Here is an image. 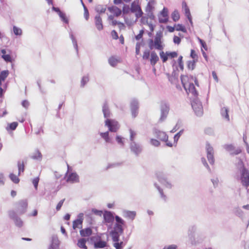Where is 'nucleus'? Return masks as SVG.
Listing matches in <instances>:
<instances>
[{
  "label": "nucleus",
  "mask_w": 249,
  "mask_h": 249,
  "mask_svg": "<svg viewBox=\"0 0 249 249\" xmlns=\"http://www.w3.org/2000/svg\"><path fill=\"white\" fill-rule=\"evenodd\" d=\"M182 84L188 94H191L195 98H196L198 93L193 83L195 82L198 86V82L196 77L188 76L187 75H182L181 76Z\"/></svg>",
  "instance_id": "nucleus-1"
},
{
  "label": "nucleus",
  "mask_w": 249,
  "mask_h": 249,
  "mask_svg": "<svg viewBox=\"0 0 249 249\" xmlns=\"http://www.w3.org/2000/svg\"><path fill=\"white\" fill-rule=\"evenodd\" d=\"M115 219L116 223L110 234L112 236L113 241H117L119 239L120 235L124 232L123 226L125 225V221L118 215L115 216Z\"/></svg>",
  "instance_id": "nucleus-2"
},
{
  "label": "nucleus",
  "mask_w": 249,
  "mask_h": 249,
  "mask_svg": "<svg viewBox=\"0 0 249 249\" xmlns=\"http://www.w3.org/2000/svg\"><path fill=\"white\" fill-rule=\"evenodd\" d=\"M239 175L238 178L243 186L248 189L249 186V171L243 165L241 160L238 163Z\"/></svg>",
  "instance_id": "nucleus-3"
},
{
  "label": "nucleus",
  "mask_w": 249,
  "mask_h": 249,
  "mask_svg": "<svg viewBox=\"0 0 249 249\" xmlns=\"http://www.w3.org/2000/svg\"><path fill=\"white\" fill-rule=\"evenodd\" d=\"M152 134L160 141L165 142L166 146L168 147L173 146V143L168 141V136L165 132L160 131L156 128H154L152 129Z\"/></svg>",
  "instance_id": "nucleus-4"
},
{
  "label": "nucleus",
  "mask_w": 249,
  "mask_h": 249,
  "mask_svg": "<svg viewBox=\"0 0 249 249\" xmlns=\"http://www.w3.org/2000/svg\"><path fill=\"white\" fill-rule=\"evenodd\" d=\"M161 36L160 34H157L153 41L150 39L149 42V47L151 50L155 48L158 50H161L163 49L161 41Z\"/></svg>",
  "instance_id": "nucleus-5"
},
{
  "label": "nucleus",
  "mask_w": 249,
  "mask_h": 249,
  "mask_svg": "<svg viewBox=\"0 0 249 249\" xmlns=\"http://www.w3.org/2000/svg\"><path fill=\"white\" fill-rule=\"evenodd\" d=\"M157 178L159 181L166 188L171 189L173 187V184L169 181L166 176L162 172H157L156 173Z\"/></svg>",
  "instance_id": "nucleus-6"
},
{
  "label": "nucleus",
  "mask_w": 249,
  "mask_h": 249,
  "mask_svg": "<svg viewBox=\"0 0 249 249\" xmlns=\"http://www.w3.org/2000/svg\"><path fill=\"white\" fill-rule=\"evenodd\" d=\"M68 170L66 175V181L71 183L79 182V176L76 172H73L71 167L67 164Z\"/></svg>",
  "instance_id": "nucleus-7"
},
{
  "label": "nucleus",
  "mask_w": 249,
  "mask_h": 249,
  "mask_svg": "<svg viewBox=\"0 0 249 249\" xmlns=\"http://www.w3.org/2000/svg\"><path fill=\"white\" fill-rule=\"evenodd\" d=\"M192 107L195 113L197 116H201L203 115V109L202 104L197 98H195L193 99L192 102Z\"/></svg>",
  "instance_id": "nucleus-8"
},
{
  "label": "nucleus",
  "mask_w": 249,
  "mask_h": 249,
  "mask_svg": "<svg viewBox=\"0 0 249 249\" xmlns=\"http://www.w3.org/2000/svg\"><path fill=\"white\" fill-rule=\"evenodd\" d=\"M103 217L104 223L108 227V229H111L115 218L113 213L110 211H106L103 214Z\"/></svg>",
  "instance_id": "nucleus-9"
},
{
  "label": "nucleus",
  "mask_w": 249,
  "mask_h": 249,
  "mask_svg": "<svg viewBox=\"0 0 249 249\" xmlns=\"http://www.w3.org/2000/svg\"><path fill=\"white\" fill-rule=\"evenodd\" d=\"M160 109V116L159 120L160 122H162L166 119L168 116L170 109L169 105L165 102H161Z\"/></svg>",
  "instance_id": "nucleus-10"
},
{
  "label": "nucleus",
  "mask_w": 249,
  "mask_h": 249,
  "mask_svg": "<svg viewBox=\"0 0 249 249\" xmlns=\"http://www.w3.org/2000/svg\"><path fill=\"white\" fill-rule=\"evenodd\" d=\"M130 10L132 13H135L136 18V20L142 17L143 15V12L142 11L141 6L139 4L138 1H134L131 3Z\"/></svg>",
  "instance_id": "nucleus-11"
},
{
  "label": "nucleus",
  "mask_w": 249,
  "mask_h": 249,
  "mask_svg": "<svg viewBox=\"0 0 249 249\" xmlns=\"http://www.w3.org/2000/svg\"><path fill=\"white\" fill-rule=\"evenodd\" d=\"M105 125L108 128L109 131L115 132L120 128L117 121L113 119H107L105 121Z\"/></svg>",
  "instance_id": "nucleus-12"
},
{
  "label": "nucleus",
  "mask_w": 249,
  "mask_h": 249,
  "mask_svg": "<svg viewBox=\"0 0 249 249\" xmlns=\"http://www.w3.org/2000/svg\"><path fill=\"white\" fill-rule=\"evenodd\" d=\"M129 146L131 152L136 156H138L142 151V145L136 142H130Z\"/></svg>",
  "instance_id": "nucleus-13"
},
{
  "label": "nucleus",
  "mask_w": 249,
  "mask_h": 249,
  "mask_svg": "<svg viewBox=\"0 0 249 249\" xmlns=\"http://www.w3.org/2000/svg\"><path fill=\"white\" fill-rule=\"evenodd\" d=\"M207 151V157L208 160L210 164H213L214 159L213 157V149L210 144L207 143L206 146Z\"/></svg>",
  "instance_id": "nucleus-14"
},
{
  "label": "nucleus",
  "mask_w": 249,
  "mask_h": 249,
  "mask_svg": "<svg viewBox=\"0 0 249 249\" xmlns=\"http://www.w3.org/2000/svg\"><path fill=\"white\" fill-rule=\"evenodd\" d=\"M83 216L84 214L83 213H79L77 216V219L73 222L72 228L74 230H75L77 228H82Z\"/></svg>",
  "instance_id": "nucleus-15"
},
{
  "label": "nucleus",
  "mask_w": 249,
  "mask_h": 249,
  "mask_svg": "<svg viewBox=\"0 0 249 249\" xmlns=\"http://www.w3.org/2000/svg\"><path fill=\"white\" fill-rule=\"evenodd\" d=\"M9 216L12 218L15 222V225L18 227H21L23 225V222L20 218L16 216V213L14 211H10L9 213Z\"/></svg>",
  "instance_id": "nucleus-16"
},
{
  "label": "nucleus",
  "mask_w": 249,
  "mask_h": 249,
  "mask_svg": "<svg viewBox=\"0 0 249 249\" xmlns=\"http://www.w3.org/2000/svg\"><path fill=\"white\" fill-rule=\"evenodd\" d=\"M28 203L27 200H22L19 202L18 212L20 214L24 213L27 209Z\"/></svg>",
  "instance_id": "nucleus-17"
},
{
  "label": "nucleus",
  "mask_w": 249,
  "mask_h": 249,
  "mask_svg": "<svg viewBox=\"0 0 249 249\" xmlns=\"http://www.w3.org/2000/svg\"><path fill=\"white\" fill-rule=\"evenodd\" d=\"M159 22L160 23H165L168 21V10L166 8H164L160 12L159 17Z\"/></svg>",
  "instance_id": "nucleus-18"
},
{
  "label": "nucleus",
  "mask_w": 249,
  "mask_h": 249,
  "mask_svg": "<svg viewBox=\"0 0 249 249\" xmlns=\"http://www.w3.org/2000/svg\"><path fill=\"white\" fill-rule=\"evenodd\" d=\"M122 215L124 218L133 220L136 217V213L135 211L124 210L122 211Z\"/></svg>",
  "instance_id": "nucleus-19"
},
{
  "label": "nucleus",
  "mask_w": 249,
  "mask_h": 249,
  "mask_svg": "<svg viewBox=\"0 0 249 249\" xmlns=\"http://www.w3.org/2000/svg\"><path fill=\"white\" fill-rule=\"evenodd\" d=\"M97 237L96 236H92L90 238L91 240L94 242V247L95 248H103L106 246L107 243L104 241L99 240L95 242V240L97 239Z\"/></svg>",
  "instance_id": "nucleus-20"
},
{
  "label": "nucleus",
  "mask_w": 249,
  "mask_h": 249,
  "mask_svg": "<svg viewBox=\"0 0 249 249\" xmlns=\"http://www.w3.org/2000/svg\"><path fill=\"white\" fill-rule=\"evenodd\" d=\"M138 102L136 100H133L131 102V109L132 115L133 117H135L138 113Z\"/></svg>",
  "instance_id": "nucleus-21"
},
{
  "label": "nucleus",
  "mask_w": 249,
  "mask_h": 249,
  "mask_svg": "<svg viewBox=\"0 0 249 249\" xmlns=\"http://www.w3.org/2000/svg\"><path fill=\"white\" fill-rule=\"evenodd\" d=\"M59 241L56 236H53L52 238V243L48 249H58Z\"/></svg>",
  "instance_id": "nucleus-22"
},
{
  "label": "nucleus",
  "mask_w": 249,
  "mask_h": 249,
  "mask_svg": "<svg viewBox=\"0 0 249 249\" xmlns=\"http://www.w3.org/2000/svg\"><path fill=\"white\" fill-rule=\"evenodd\" d=\"M95 24L96 27L99 31H101L103 29L102 20L99 15H96L95 17Z\"/></svg>",
  "instance_id": "nucleus-23"
},
{
  "label": "nucleus",
  "mask_w": 249,
  "mask_h": 249,
  "mask_svg": "<svg viewBox=\"0 0 249 249\" xmlns=\"http://www.w3.org/2000/svg\"><path fill=\"white\" fill-rule=\"evenodd\" d=\"M108 10L116 17H119L122 14V10L116 6L109 7Z\"/></svg>",
  "instance_id": "nucleus-24"
},
{
  "label": "nucleus",
  "mask_w": 249,
  "mask_h": 249,
  "mask_svg": "<svg viewBox=\"0 0 249 249\" xmlns=\"http://www.w3.org/2000/svg\"><path fill=\"white\" fill-rule=\"evenodd\" d=\"M159 58L157 53L154 52H152L150 53V64L152 66H154L157 62L159 61Z\"/></svg>",
  "instance_id": "nucleus-25"
},
{
  "label": "nucleus",
  "mask_w": 249,
  "mask_h": 249,
  "mask_svg": "<svg viewBox=\"0 0 249 249\" xmlns=\"http://www.w3.org/2000/svg\"><path fill=\"white\" fill-rule=\"evenodd\" d=\"M102 111L104 114V117L107 119L111 116L110 111L108 109V105L107 103H105L102 107Z\"/></svg>",
  "instance_id": "nucleus-26"
},
{
  "label": "nucleus",
  "mask_w": 249,
  "mask_h": 249,
  "mask_svg": "<svg viewBox=\"0 0 249 249\" xmlns=\"http://www.w3.org/2000/svg\"><path fill=\"white\" fill-rule=\"evenodd\" d=\"M155 3L156 2L154 0H150L146 6L145 11L148 13H152L154 9Z\"/></svg>",
  "instance_id": "nucleus-27"
},
{
  "label": "nucleus",
  "mask_w": 249,
  "mask_h": 249,
  "mask_svg": "<svg viewBox=\"0 0 249 249\" xmlns=\"http://www.w3.org/2000/svg\"><path fill=\"white\" fill-rule=\"evenodd\" d=\"M100 135L105 140L106 143H112V140L109 136V131L106 132H100Z\"/></svg>",
  "instance_id": "nucleus-28"
},
{
  "label": "nucleus",
  "mask_w": 249,
  "mask_h": 249,
  "mask_svg": "<svg viewBox=\"0 0 249 249\" xmlns=\"http://www.w3.org/2000/svg\"><path fill=\"white\" fill-rule=\"evenodd\" d=\"M229 110L227 107H224L221 109V114L223 118L226 121H230V117L228 114Z\"/></svg>",
  "instance_id": "nucleus-29"
},
{
  "label": "nucleus",
  "mask_w": 249,
  "mask_h": 249,
  "mask_svg": "<svg viewBox=\"0 0 249 249\" xmlns=\"http://www.w3.org/2000/svg\"><path fill=\"white\" fill-rule=\"evenodd\" d=\"M120 58L115 56H111L108 59L109 64L112 67H115L120 62Z\"/></svg>",
  "instance_id": "nucleus-30"
},
{
  "label": "nucleus",
  "mask_w": 249,
  "mask_h": 249,
  "mask_svg": "<svg viewBox=\"0 0 249 249\" xmlns=\"http://www.w3.org/2000/svg\"><path fill=\"white\" fill-rule=\"evenodd\" d=\"M80 235L83 237L90 236L92 233V230L90 228H88L85 229L81 230L80 231Z\"/></svg>",
  "instance_id": "nucleus-31"
},
{
  "label": "nucleus",
  "mask_w": 249,
  "mask_h": 249,
  "mask_svg": "<svg viewBox=\"0 0 249 249\" xmlns=\"http://www.w3.org/2000/svg\"><path fill=\"white\" fill-rule=\"evenodd\" d=\"M116 141L117 143L121 146L124 147L125 144V138L120 135H116Z\"/></svg>",
  "instance_id": "nucleus-32"
},
{
  "label": "nucleus",
  "mask_w": 249,
  "mask_h": 249,
  "mask_svg": "<svg viewBox=\"0 0 249 249\" xmlns=\"http://www.w3.org/2000/svg\"><path fill=\"white\" fill-rule=\"evenodd\" d=\"M129 132L130 134V142H135V140L137 135V132L131 128L129 129Z\"/></svg>",
  "instance_id": "nucleus-33"
},
{
  "label": "nucleus",
  "mask_w": 249,
  "mask_h": 249,
  "mask_svg": "<svg viewBox=\"0 0 249 249\" xmlns=\"http://www.w3.org/2000/svg\"><path fill=\"white\" fill-rule=\"evenodd\" d=\"M9 74L8 71H3L0 73V87L1 86V82L4 81Z\"/></svg>",
  "instance_id": "nucleus-34"
},
{
  "label": "nucleus",
  "mask_w": 249,
  "mask_h": 249,
  "mask_svg": "<svg viewBox=\"0 0 249 249\" xmlns=\"http://www.w3.org/2000/svg\"><path fill=\"white\" fill-rule=\"evenodd\" d=\"M154 186H155V187L157 189V190H158L160 194V197L164 200V201H166L167 200V197L163 193V190L162 189H161L160 188V187L157 184V183H155L154 184Z\"/></svg>",
  "instance_id": "nucleus-35"
},
{
  "label": "nucleus",
  "mask_w": 249,
  "mask_h": 249,
  "mask_svg": "<svg viewBox=\"0 0 249 249\" xmlns=\"http://www.w3.org/2000/svg\"><path fill=\"white\" fill-rule=\"evenodd\" d=\"M87 240L84 238H81L78 241L77 246L82 249H87V247L86 246Z\"/></svg>",
  "instance_id": "nucleus-36"
},
{
  "label": "nucleus",
  "mask_w": 249,
  "mask_h": 249,
  "mask_svg": "<svg viewBox=\"0 0 249 249\" xmlns=\"http://www.w3.org/2000/svg\"><path fill=\"white\" fill-rule=\"evenodd\" d=\"M149 143L151 145H152L155 147H158V146H160V142L158 140H157L155 139H154V138H150V137L149 138Z\"/></svg>",
  "instance_id": "nucleus-37"
},
{
  "label": "nucleus",
  "mask_w": 249,
  "mask_h": 249,
  "mask_svg": "<svg viewBox=\"0 0 249 249\" xmlns=\"http://www.w3.org/2000/svg\"><path fill=\"white\" fill-rule=\"evenodd\" d=\"M113 242H114L113 246L116 249H122L125 246V244L123 241L119 242V240L117 241Z\"/></svg>",
  "instance_id": "nucleus-38"
},
{
  "label": "nucleus",
  "mask_w": 249,
  "mask_h": 249,
  "mask_svg": "<svg viewBox=\"0 0 249 249\" xmlns=\"http://www.w3.org/2000/svg\"><path fill=\"white\" fill-rule=\"evenodd\" d=\"M96 11L98 13H104L106 10V7L102 5H98L95 8Z\"/></svg>",
  "instance_id": "nucleus-39"
},
{
  "label": "nucleus",
  "mask_w": 249,
  "mask_h": 249,
  "mask_svg": "<svg viewBox=\"0 0 249 249\" xmlns=\"http://www.w3.org/2000/svg\"><path fill=\"white\" fill-rule=\"evenodd\" d=\"M13 33L16 36H20L22 34V31L21 28L16 26H13Z\"/></svg>",
  "instance_id": "nucleus-40"
},
{
  "label": "nucleus",
  "mask_w": 249,
  "mask_h": 249,
  "mask_svg": "<svg viewBox=\"0 0 249 249\" xmlns=\"http://www.w3.org/2000/svg\"><path fill=\"white\" fill-rule=\"evenodd\" d=\"M32 158L34 160H41L42 158V155L41 153L39 151H36L32 156Z\"/></svg>",
  "instance_id": "nucleus-41"
},
{
  "label": "nucleus",
  "mask_w": 249,
  "mask_h": 249,
  "mask_svg": "<svg viewBox=\"0 0 249 249\" xmlns=\"http://www.w3.org/2000/svg\"><path fill=\"white\" fill-rule=\"evenodd\" d=\"M233 213L239 217H242L243 215L242 210L239 207L235 208L233 210Z\"/></svg>",
  "instance_id": "nucleus-42"
},
{
  "label": "nucleus",
  "mask_w": 249,
  "mask_h": 249,
  "mask_svg": "<svg viewBox=\"0 0 249 249\" xmlns=\"http://www.w3.org/2000/svg\"><path fill=\"white\" fill-rule=\"evenodd\" d=\"M172 18L174 21H178L180 18L179 13L178 11H174L171 15Z\"/></svg>",
  "instance_id": "nucleus-43"
},
{
  "label": "nucleus",
  "mask_w": 249,
  "mask_h": 249,
  "mask_svg": "<svg viewBox=\"0 0 249 249\" xmlns=\"http://www.w3.org/2000/svg\"><path fill=\"white\" fill-rule=\"evenodd\" d=\"M70 37L72 40L74 48H75L76 52H78V45H77L76 40L75 38L73 35L72 33H70Z\"/></svg>",
  "instance_id": "nucleus-44"
},
{
  "label": "nucleus",
  "mask_w": 249,
  "mask_h": 249,
  "mask_svg": "<svg viewBox=\"0 0 249 249\" xmlns=\"http://www.w3.org/2000/svg\"><path fill=\"white\" fill-rule=\"evenodd\" d=\"M196 230V228L195 227H192L189 229L188 234L190 240H192V238L194 237V234Z\"/></svg>",
  "instance_id": "nucleus-45"
},
{
  "label": "nucleus",
  "mask_w": 249,
  "mask_h": 249,
  "mask_svg": "<svg viewBox=\"0 0 249 249\" xmlns=\"http://www.w3.org/2000/svg\"><path fill=\"white\" fill-rule=\"evenodd\" d=\"M184 10L185 16L188 18V19L189 20L190 23L191 24H192L193 22H192V20L191 15V13H190V10H189V8H186V9H185Z\"/></svg>",
  "instance_id": "nucleus-46"
},
{
  "label": "nucleus",
  "mask_w": 249,
  "mask_h": 249,
  "mask_svg": "<svg viewBox=\"0 0 249 249\" xmlns=\"http://www.w3.org/2000/svg\"><path fill=\"white\" fill-rule=\"evenodd\" d=\"M9 178L11 180L15 183H18L19 181V179L18 176L13 174H10L9 175Z\"/></svg>",
  "instance_id": "nucleus-47"
},
{
  "label": "nucleus",
  "mask_w": 249,
  "mask_h": 249,
  "mask_svg": "<svg viewBox=\"0 0 249 249\" xmlns=\"http://www.w3.org/2000/svg\"><path fill=\"white\" fill-rule=\"evenodd\" d=\"M160 55L163 62H165L168 59V55L167 52L164 53L163 52H161L160 53Z\"/></svg>",
  "instance_id": "nucleus-48"
},
{
  "label": "nucleus",
  "mask_w": 249,
  "mask_h": 249,
  "mask_svg": "<svg viewBox=\"0 0 249 249\" xmlns=\"http://www.w3.org/2000/svg\"><path fill=\"white\" fill-rule=\"evenodd\" d=\"M89 81V76L86 75L83 77L81 81V86L83 87Z\"/></svg>",
  "instance_id": "nucleus-49"
},
{
  "label": "nucleus",
  "mask_w": 249,
  "mask_h": 249,
  "mask_svg": "<svg viewBox=\"0 0 249 249\" xmlns=\"http://www.w3.org/2000/svg\"><path fill=\"white\" fill-rule=\"evenodd\" d=\"M224 148L231 155V152L234 150V147L232 144H226L224 145Z\"/></svg>",
  "instance_id": "nucleus-50"
},
{
  "label": "nucleus",
  "mask_w": 249,
  "mask_h": 249,
  "mask_svg": "<svg viewBox=\"0 0 249 249\" xmlns=\"http://www.w3.org/2000/svg\"><path fill=\"white\" fill-rule=\"evenodd\" d=\"M183 130H180L178 133H177L174 137V142L177 143L178 141L180 138V136L183 134Z\"/></svg>",
  "instance_id": "nucleus-51"
},
{
  "label": "nucleus",
  "mask_w": 249,
  "mask_h": 249,
  "mask_svg": "<svg viewBox=\"0 0 249 249\" xmlns=\"http://www.w3.org/2000/svg\"><path fill=\"white\" fill-rule=\"evenodd\" d=\"M39 181V177H36L32 180V183L34 185V187L36 190L37 189V186H38V184Z\"/></svg>",
  "instance_id": "nucleus-52"
},
{
  "label": "nucleus",
  "mask_w": 249,
  "mask_h": 249,
  "mask_svg": "<svg viewBox=\"0 0 249 249\" xmlns=\"http://www.w3.org/2000/svg\"><path fill=\"white\" fill-rule=\"evenodd\" d=\"M59 17L61 18V20L65 23H68L69 21L68 18H66V15L64 13L61 12L58 14Z\"/></svg>",
  "instance_id": "nucleus-53"
},
{
  "label": "nucleus",
  "mask_w": 249,
  "mask_h": 249,
  "mask_svg": "<svg viewBox=\"0 0 249 249\" xmlns=\"http://www.w3.org/2000/svg\"><path fill=\"white\" fill-rule=\"evenodd\" d=\"M130 11H131V10L129 6L127 5H124L123 7L122 13L123 12L124 14H127L129 13Z\"/></svg>",
  "instance_id": "nucleus-54"
},
{
  "label": "nucleus",
  "mask_w": 249,
  "mask_h": 249,
  "mask_svg": "<svg viewBox=\"0 0 249 249\" xmlns=\"http://www.w3.org/2000/svg\"><path fill=\"white\" fill-rule=\"evenodd\" d=\"M18 175H19L21 172H23L24 170V164L23 162L19 161L18 162Z\"/></svg>",
  "instance_id": "nucleus-55"
},
{
  "label": "nucleus",
  "mask_w": 249,
  "mask_h": 249,
  "mask_svg": "<svg viewBox=\"0 0 249 249\" xmlns=\"http://www.w3.org/2000/svg\"><path fill=\"white\" fill-rule=\"evenodd\" d=\"M1 57L7 62H11L12 57L10 54L2 55Z\"/></svg>",
  "instance_id": "nucleus-56"
},
{
  "label": "nucleus",
  "mask_w": 249,
  "mask_h": 249,
  "mask_svg": "<svg viewBox=\"0 0 249 249\" xmlns=\"http://www.w3.org/2000/svg\"><path fill=\"white\" fill-rule=\"evenodd\" d=\"M187 66L189 69L193 70L195 67V60L189 61L187 63Z\"/></svg>",
  "instance_id": "nucleus-57"
},
{
  "label": "nucleus",
  "mask_w": 249,
  "mask_h": 249,
  "mask_svg": "<svg viewBox=\"0 0 249 249\" xmlns=\"http://www.w3.org/2000/svg\"><path fill=\"white\" fill-rule=\"evenodd\" d=\"M176 30L177 31H181L184 33L186 32V29L182 24H178L176 27Z\"/></svg>",
  "instance_id": "nucleus-58"
},
{
  "label": "nucleus",
  "mask_w": 249,
  "mask_h": 249,
  "mask_svg": "<svg viewBox=\"0 0 249 249\" xmlns=\"http://www.w3.org/2000/svg\"><path fill=\"white\" fill-rule=\"evenodd\" d=\"M18 125V123L17 122H13L9 124V127L12 130H14L17 128Z\"/></svg>",
  "instance_id": "nucleus-59"
},
{
  "label": "nucleus",
  "mask_w": 249,
  "mask_h": 249,
  "mask_svg": "<svg viewBox=\"0 0 249 249\" xmlns=\"http://www.w3.org/2000/svg\"><path fill=\"white\" fill-rule=\"evenodd\" d=\"M178 62L179 68L181 70H183V63L182 62V56H180L178 59Z\"/></svg>",
  "instance_id": "nucleus-60"
},
{
  "label": "nucleus",
  "mask_w": 249,
  "mask_h": 249,
  "mask_svg": "<svg viewBox=\"0 0 249 249\" xmlns=\"http://www.w3.org/2000/svg\"><path fill=\"white\" fill-rule=\"evenodd\" d=\"M150 56V52L149 51H145L143 53V54L142 55V58L143 59L147 60L149 58Z\"/></svg>",
  "instance_id": "nucleus-61"
},
{
  "label": "nucleus",
  "mask_w": 249,
  "mask_h": 249,
  "mask_svg": "<svg viewBox=\"0 0 249 249\" xmlns=\"http://www.w3.org/2000/svg\"><path fill=\"white\" fill-rule=\"evenodd\" d=\"M211 180L214 187H216L218 186L219 184V179L217 178H212Z\"/></svg>",
  "instance_id": "nucleus-62"
},
{
  "label": "nucleus",
  "mask_w": 249,
  "mask_h": 249,
  "mask_svg": "<svg viewBox=\"0 0 249 249\" xmlns=\"http://www.w3.org/2000/svg\"><path fill=\"white\" fill-rule=\"evenodd\" d=\"M167 53L168 55V57H170L171 58H175L178 56L177 53L175 52H167Z\"/></svg>",
  "instance_id": "nucleus-63"
},
{
  "label": "nucleus",
  "mask_w": 249,
  "mask_h": 249,
  "mask_svg": "<svg viewBox=\"0 0 249 249\" xmlns=\"http://www.w3.org/2000/svg\"><path fill=\"white\" fill-rule=\"evenodd\" d=\"M177 246L176 245H171L165 246L163 249H177Z\"/></svg>",
  "instance_id": "nucleus-64"
}]
</instances>
